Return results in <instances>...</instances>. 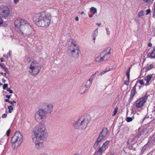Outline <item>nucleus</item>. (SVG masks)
<instances>
[{
	"mask_svg": "<svg viewBox=\"0 0 155 155\" xmlns=\"http://www.w3.org/2000/svg\"><path fill=\"white\" fill-rule=\"evenodd\" d=\"M51 14L46 12L36 13L32 16V18L39 27L48 28L51 22Z\"/></svg>",
	"mask_w": 155,
	"mask_h": 155,
	"instance_id": "1",
	"label": "nucleus"
},
{
	"mask_svg": "<svg viewBox=\"0 0 155 155\" xmlns=\"http://www.w3.org/2000/svg\"><path fill=\"white\" fill-rule=\"evenodd\" d=\"M14 24L15 26L18 28L19 33L22 36L25 37L31 34L32 28L26 20L18 18L15 21Z\"/></svg>",
	"mask_w": 155,
	"mask_h": 155,
	"instance_id": "2",
	"label": "nucleus"
},
{
	"mask_svg": "<svg viewBox=\"0 0 155 155\" xmlns=\"http://www.w3.org/2000/svg\"><path fill=\"white\" fill-rule=\"evenodd\" d=\"M45 130V126L42 124L35 127L33 130V141L36 142L37 140H43L46 134Z\"/></svg>",
	"mask_w": 155,
	"mask_h": 155,
	"instance_id": "3",
	"label": "nucleus"
},
{
	"mask_svg": "<svg viewBox=\"0 0 155 155\" xmlns=\"http://www.w3.org/2000/svg\"><path fill=\"white\" fill-rule=\"evenodd\" d=\"M41 68V66L38 63L33 61L29 67L28 71L31 75L35 76L39 72Z\"/></svg>",
	"mask_w": 155,
	"mask_h": 155,
	"instance_id": "4",
	"label": "nucleus"
},
{
	"mask_svg": "<svg viewBox=\"0 0 155 155\" xmlns=\"http://www.w3.org/2000/svg\"><path fill=\"white\" fill-rule=\"evenodd\" d=\"M89 121L90 119L87 116H81L76 123L75 126L76 127H77L78 126L79 128L80 129L85 128Z\"/></svg>",
	"mask_w": 155,
	"mask_h": 155,
	"instance_id": "5",
	"label": "nucleus"
},
{
	"mask_svg": "<svg viewBox=\"0 0 155 155\" xmlns=\"http://www.w3.org/2000/svg\"><path fill=\"white\" fill-rule=\"evenodd\" d=\"M46 114L43 109H40L35 113V120L39 122H42L43 119L46 118Z\"/></svg>",
	"mask_w": 155,
	"mask_h": 155,
	"instance_id": "6",
	"label": "nucleus"
},
{
	"mask_svg": "<svg viewBox=\"0 0 155 155\" xmlns=\"http://www.w3.org/2000/svg\"><path fill=\"white\" fill-rule=\"evenodd\" d=\"M23 137L20 132H16L12 137L11 141L12 143H15L18 142V144H20L22 141Z\"/></svg>",
	"mask_w": 155,
	"mask_h": 155,
	"instance_id": "7",
	"label": "nucleus"
},
{
	"mask_svg": "<svg viewBox=\"0 0 155 155\" xmlns=\"http://www.w3.org/2000/svg\"><path fill=\"white\" fill-rule=\"evenodd\" d=\"M42 109L47 114H50L53 111V106L51 103H45L41 105Z\"/></svg>",
	"mask_w": 155,
	"mask_h": 155,
	"instance_id": "8",
	"label": "nucleus"
},
{
	"mask_svg": "<svg viewBox=\"0 0 155 155\" xmlns=\"http://www.w3.org/2000/svg\"><path fill=\"white\" fill-rule=\"evenodd\" d=\"M110 49H105L101 53L103 60L107 61L110 58L109 54L110 53Z\"/></svg>",
	"mask_w": 155,
	"mask_h": 155,
	"instance_id": "9",
	"label": "nucleus"
},
{
	"mask_svg": "<svg viewBox=\"0 0 155 155\" xmlns=\"http://www.w3.org/2000/svg\"><path fill=\"white\" fill-rule=\"evenodd\" d=\"M145 102V96H144L136 101L135 104L136 107L137 109L142 107Z\"/></svg>",
	"mask_w": 155,
	"mask_h": 155,
	"instance_id": "10",
	"label": "nucleus"
},
{
	"mask_svg": "<svg viewBox=\"0 0 155 155\" xmlns=\"http://www.w3.org/2000/svg\"><path fill=\"white\" fill-rule=\"evenodd\" d=\"M10 13L9 8L6 7H0V15L3 17L8 16Z\"/></svg>",
	"mask_w": 155,
	"mask_h": 155,
	"instance_id": "11",
	"label": "nucleus"
},
{
	"mask_svg": "<svg viewBox=\"0 0 155 155\" xmlns=\"http://www.w3.org/2000/svg\"><path fill=\"white\" fill-rule=\"evenodd\" d=\"M108 133V130L107 128H104L100 134L99 137L103 140L107 136Z\"/></svg>",
	"mask_w": 155,
	"mask_h": 155,
	"instance_id": "12",
	"label": "nucleus"
},
{
	"mask_svg": "<svg viewBox=\"0 0 155 155\" xmlns=\"http://www.w3.org/2000/svg\"><path fill=\"white\" fill-rule=\"evenodd\" d=\"M42 140H37L36 142L33 141L35 144V147L37 149H41L43 147L44 145Z\"/></svg>",
	"mask_w": 155,
	"mask_h": 155,
	"instance_id": "13",
	"label": "nucleus"
},
{
	"mask_svg": "<svg viewBox=\"0 0 155 155\" xmlns=\"http://www.w3.org/2000/svg\"><path fill=\"white\" fill-rule=\"evenodd\" d=\"M137 86V83H136L135 85L134 86L133 88L131 90V93L130 94V99L132 100L133 99L134 96L135 95L136 93V87Z\"/></svg>",
	"mask_w": 155,
	"mask_h": 155,
	"instance_id": "14",
	"label": "nucleus"
},
{
	"mask_svg": "<svg viewBox=\"0 0 155 155\" xmlns=\"http://www.w3.org/2000/svg\"><path fill=\"white\" fill-rule=\"evenodd\" d=\"M80 51L79 49H73L72 51H71V53L74 57H78Z\"/></svg>",
	"mask_w": 155,
	"mask_h": 155,
	"instance_id": "15",
	"label": "nucleus"
},
{
	"mask_svg": "<svg viewBox=\"0 0 155 155\" xmlns=\"http://www.w3.org/2000/svg\"><path fill=\"white\" fill-rule=\"evenodd\" d=\"M88 81H89V83L88 84H83V86H82V88H83V87H84L85 89L83 91V93H84L86 90V89L88 87H89L91 85L92 82V80L91 79V78H90L88 80Z\"/></svg>",
	"mask_w": 155,
	"mask_h": 155,
	"instance_id": "16",
	"label": "nucleus"
},
{
	"mask_svg": "<svg viewBox=\"0 0 155 155\" xmlns=\"http://www.w3.org/2000/svg\"><path fill=\"white\" fill-rule=\"evenodd\" d=\"M110 141L107 140L104 143L102 146L100 147L102 149V151H105L107 148V145L109 144Z\"/></svg>",
	"mask_w": 155,
	"mask_h": 155,
	"instance_id": "17",
	"label": "nucleus"
},
{
	"mask_svg": "<svg viewBox=\"0 0 155 155\" xmlns=\"http://www.w3.org/2000/svg\"><path fill=\"white\" fill-rule=\"evenodd\" d=\"M102 140V139H101L99 137H98L97 140L96 141V142H95L94 144V147L95 149L97 148V146L99 144V143Z\"/></svg>",
	"mask_w": 155,
	"mask_h": 155,
	"instance_id": "18",
	"label": "nucleus"
},
{
	"mask_svg": "<svg viewBox=\"0 0 155 155\" xmlns=\"http://www.w3.org/2000/svg\"><path fill=\"white\" fill-rule=\"evenodd\" d=\"M104 151H102V149L100 147L97 151L95 152L94 155H101L103 153Z\"/></svg>",
	"mask_w": 155,
	"mask_h": 155,
	"instance_id": "19",
	"label": "nucleus"
},
{
	"mask_svg": "<svg viewBox=\"0 0 155 155\" xmlns=\"http://www.w3.org/2000/svg\"><path fill=\"white\" fill-rule=\"evenodd\" d=\"M147 78L146 79V85H148L149 84V82L150 80L152 78V74H148L147 76Z\"/></svg>",
	"mask_w": 155,
	"mask_h": 155,
	"instance_id": "20",
	"label": "nucleus"
},
{
	"mask_svg": "<svg viewBox=\"0 0 155 155\" xmlns=\"http://www.w3.org/2000/svg\"><path fill=\"white\" fill-rule=\"evenodd\" d=\"M95 61L96 62H102L103 61L102 57L101 56V54L100 56L95 58Z\"/></svg>",
	"mask_w": 155,
	"mask_h": 155,
	"instance_id": "21",
	"label": "nucleus"
},
{
	"mask_svg": "<svg viewBox=\"0 0 155 155\" xmlns=\"http://www.w3.org/2000/svg\"><path fill=\"white\" fill-rule=\"evenodd\" d=\"M155 68V65L153 64H150V65L147 64V68H146V69L147 70H149L151 69Z\"/></svg>",
	"mask_w": 155,
	"mask_h": 155,
	"instance_id": "22",
	"label": "nucleus"
},
{
	"mask_svg": "<svg viewBox=\"0 0 155 155\" xmlns=\"http://www.w3.org/2000/svg\"><path fill=\"white\" fill-rule=\"evenodd\" d=\"M90 12L92 13V14L94 15L97 12V10L96 8L94 7H92L90 9Z\"/></svg>",
	"mask_w": 155,
	"mask_h": 155,
	"instance_id": "23",
	"label": "nucleus"
},
{
	"mask_svg": "<svg viewBox=\"0 0 155 155\" xmlns=\"http://www.w3.org/2000/svg\"><path fill=\"white\" fill-rule=\"evenodd\" d=\"M0 66L2 68H3L4 70L6 72H8V69L7 68L5 67V65L4 64V63H0Z\"/></svg>",
	"mask_w": 155,
	"mask_h": 155,
	"instance_id": "24",
	"label": "nucleus"
},
{
	"mask_svg": "<svg viewBox=\"0 0 155 155\" xmlns=\"http://www.w3.org/2000/svg\"><path fill=\"white\" fill-rule=\"evenodd\" d=\"M130 68H129L126 72V76L127 77V79H130Z\"/></svg>",
	"mask_w": 155,
	"mask_h": 155,
	"instance_id": "25",
	"label": "nucleus"
},
{
	"mask_svg": "<svg viewBox=\"0 0 155 155\" xmlns=\"http://www.w3.org/2000/svg\"><path fill=\"white\" fill-rule=\"evenodd\" d=\"M71 45H73L74 48H78L79 46L77 45V44L75 43V42L74 41V40H72V41L71 42Z\"/></svg>",
	"mask_w": 155,
	"mask_h": 155,
	"instance_id": "26",
	"label": "nucleus"
},
{
	"mask_svg": "<svg viewBox=\"0 0 155 155\" xmlns=\"http://www.w3.org/2000/svg\"><path fill=\"white\" fill-rule=\"evenodd\" d=\"M97 31H95L92 35V37L93 38V40L94 41L95 40V38L97 37Z\"/></svg>",
	"mask_w": 155,
	"mask_h": 155,
	"instance_id": "27",
	"label": "nucleus"
},
{
	"mask_svg": "<svg viewBox=\"0 0 155 155\" xmlns=\"http://www.w3.org/2000/svg\"><path fill=\"white\" fill-rule=\"evenodd\" d=\"M139 131L140 132V133L139 135L140 136L142 135H143L144 133V131L143 129H142V127H141L139 129Z\"/></svg>",
	"mask_w": 155,
	"mask_h": 155,
	"instance_id": "28",
	"label": "nucleus"
},
{
	"mask_svg": "<svg viewBox=\"0 0 155 155\" xmlns=\"http://www.w3.org/2000/svg\"><path fill=\"white\" fill-rule=\"evenodd\" d=\"M153 50L152 51L150 54V57L151 58H155V49H153Z\"/></svg>",
	"mask_w": 155,
	"mask_h": 155,
	"instance_id": "29",
	"label": "nucleus"
},
{
	"mask_svg": "<svg viewBox=\"0 0 155 155\" xmlns=\"http://www.w3.org/2000/svg\"><path fill=\"white\" fill-rule=\"evenodd\" d=\"M8 112L9 113H11L13 110V107L12 105L8 106Z\"/></svg>",
	"mask_w": 155,
	"mask_h": 155,
	"instance_id": "30",
	"label": "nucleus"
},
{
	"mask_svg": "<svg viewBox=\"0 0 155 155\" xmlns=\"http://www.w3.org/2000/svg\"><path fill=\"white\" fill-rule=\"evenodd\" d=\"M118 107H116L114 111L113 114H112L113 116H115L117 113L118 110Z\"/></svg>",
	"mask_w": 155,
	"mask_h": 155,
	"instance_id": "31",
	"label": "nucleus"
},
{
	"mask_svg": "<svg viewBox=\"0 0 155 155\" xmlns=\"http://www.w3.org/2000/svg\"><path fill=\"white\" fill-rule=\"evenodd\" d=\"M144 15V12L143 10L141 11L140 12L138 13V16L139 17H140L141 16H143Z\"/></svg>",
	"mask_w": 155,
	"mask_h": 155,
	"instance_id": "32",
	"label": "nucleus"
},
{
	"mask_svg": "<svg viewBox=\"0 0 155 155\" xmlns=\"http://www.w3.org/2000/svg\"><path fill=\"white\" fill-rule=\"evenodd\" d=\"M138 83H140L141 85H144V81L143 80H140L139 81H137L136 83L137 84Z\"/></svg>",
	"mask_w": 155,
	"mask_h": 155,
	"instance_id": "33",
	"label": "nucleus"
},
{
	"mask_svg": "<svg viewBox=\"0 0 155 155\" xmlns=\"http://www.w3.org/2000/svg\"><path fill=\"white\" fill-rule=\"evenodd\" d=\"M133 118L131 117H127V121L129 122L132 121Z\"/></svg>",
	"mask_w": 155,
	"mask_h": 155,
	"instance_id": "34",
	"label": "nucleus"
},
{
	"mask_svg": "<svg viewBox=\"0 0 155 155\" xmlns=\"http://www.w3.org/2000/svg\"><path fill=\"white\" fill-rule=\"evenodd\" d=\"M32 60V59L31 58H30L29 57H28L27 58L26 61H27L29 63Z\"/></svg>",
	"mask_w": 155,
	"mask_h": 155,
	"instance_id": "35",
	"label": "nucleus"
},
{
	"mask_svg": "<svg viewBox=\"0 0 155 155\" xmlns=\"http://www.w3.org/2000/svg\"><path fill=\"white\" fill-rule=\"evenodd\" d=\"M7 91H8L10 93H13V91L11 90L9 88H7L6 89Z\"/></svg>",
	"mask_w": 155,
	"mask_h": 155,
	"instance_id": "36",
	"label": "nucleus"
},
{
	"mask_svg": "<svg viewBox=\"0 0 155 155\" xmlns=\"http://www.w3.org/2000/svg\"><path fill=\"white\" fill-rule=\"evenodd\" d=\"M129 80H130L129 79H127V81H125L124 83V84H125V85H128L129 84Z\"/></svg>",
	"mask_w": 155,
	"mask_h": 155,
	"instance_id": "37",
	"label": "nucleus"
},
{
	"mask_svg": "<svg viewBox=\"0 0 155 155\" xmlns=\"http://www.w3.org/2000/svg\"><path fill=\"white\" fill-rule=\"evenodd\" d=\"M8 84H5L3 87V89H5L6 88H8Z\"/></svg>",
	"mask_w": 155,
	"mask_h": 155,
	"instance_id": "38",
	"label": "nucleus"
},
{
	"mask_svg": "<svg viewBox=\"0 0 155 155\" xmlns=\"http://www.w3.org/2000/svg\"><path fill=\"white\" fill-rule=\"evenodd\" d=\"M106 30L107 31V34L108 35H110V31H109L108 28H106Z\"/></svg>",
	"mask_w": 155,
	"mask_h": 155,
	"instance_id": "39",
	"label": "nucleus"
},
{
	"mask_svg": "<svg viewBox=\"0 0 155 155\" xmlns=\"http://www.w3.org/2000/svg\"><path fill=\"white\" fill-rule=\"evenodd\" d=\"M10 129H8L7 131L6 132V135L7 136H9L10 135Z\"/></svg>",
	"mask_w": 155,
	"mask_h": 155,
	"instance_id": "40",
	"label": "nucleus"
},
{
	"mask_svg": "<svg viewBox=\"0 0 155 155\" xmlns=\"http://www.w3.org/2000/svg\"><path fill=\"white\" fill-rule=\"evenodd\" d=\"M9 103L12 105V106H14V103L16 104V102L15 101H10V102H9Z\"/></svg>",
	"mask_w": 155,
	"mask_h": 155,
	"instance_id": "41",
	"label": "nucleus"
},
{
	"mask_svg": "<svg viewBox=\"0 0 155 155\" xmlns=\"http://www.w3.org/2000/svg\"><path fill=\"white\" fill-rule=\"evenodd\" d=\"M146 15H148L149 13H150L151 12V10L150 9H148L146 11Z\"/></svg>",
	"mask_w": 155,
	"mask_h": 155,
	"instance_id": "42",
	"label": "nucleus"
},
{
	"mask_svg": "<svg viewBox=\"0 0 155 155\" xmlns=\"http://www.w3.org/2000/svg\"><path fill=\"white\" fill-rule=\"evenodd\" d=\"M7 116V114H3L2 116V118H6Z\"/></svg>",
	"mask_w": 155,
	"mask_h": 155,
	"instance_id": "43",
	"label": "nucleus"
},
{
	"mask_svg": "<svg viewBox=\"0 0 155 155\" xmlns=\"http://www.w3.org/2000/svg\"><path fill=\"white\" fill-rule=\"evenodd\" d=\"M96 74V73H94V74H93V75H92L91 77V78L92 79V80H93V79H94V78L95 77V74Z\"/></svg>",
	"mask_w": 155,
	"mask_h": 155,
	"instance_id": "44",
	"label": "nucleus"
},
{
	"mask_svg": "<svg viewBox=\"0 0 155 155\" xmlns=\"http://www.w3.org/2000/svg\"><path fill=\"white\" fill-rule=\"evenodd\" d=\"M11 95H8V94L6 95V97L7 98H8V99H10V98L11 97Z\"/></svg>",
	"mask_w": 155,
	"mask_h": 155,
	"instance_id": "45",
	"label": "nucleus"
},
{
	"mask_svg": "<svg viewBox=\"0 0 155 155\" xmlns=\"http://www.w3.org/2000/svg\"><path fill=\"white\" fill-rule=\"evenodd\" d=\"M104 73H105V72L104 71H102L100 72V75H102L104 74Z\"/></svg>",
	"mask_w": 155,
	"mask_h": 155,
	"instance_id": "46",
	"label": "nucleus"
},
{
	"mask_svg": "<svg viewBox=\"0 0 155 155\" xmlns=\"http://www.w3.org/2000/svg\"><path fill=\"white\" fill-rule=\"evenodd\" d=\"M11 51H9L7 54L8 56H10Z\"/></svg>",
	"mask_w": 155,
	"mask_h": 155,
	"instance_id": "47",
	"label": "nucleus"
},
{
	"mask_svg": "<svg viewBox=\"0 0 155 155\" xmlns=\"http://www.w3.org/2000/svg\"><path fill=\"white\" fill-rule=\"evenodd\" d=\"M9 99H6L5 100V102H8L9 103V102H10V101H9Z\"/></svg>",
	"mask_w": 155,
	"mask_h": 155,
	"instance_id": "48",
	"label": "nucleus"
},
{
	"mask_svg": "<svg viewBox=\"0 0 155 155\" xmlns=\"http://www.w3.org/2000/svg\"><path fill=\"white\" fill-rule=\"evenodd\" d=\"M110 70V69H105L104 71L105 72V73L106 72H107L109 71Z\"/></svg>",
	"mask_w": 155,
	"mask_h": 155,
	"instance_id": "49",
	"label": "nucleus"
},
{
	"mask_svg": "<svg viewBox=\"0 0 155 155\" xmlns=\"http://www.w3.org/2000/svg\"><path fill=\"white\" fill-rule=\"evenodd\" d=\"M2 23V20L1 18H0V25Z\"/></svg>",
	"mask_w": 155,
	"mask_h": 155,
	"instance_id": "50",
	"label": "nucleus"
},
{
	"mask_svg": "<svg viewBox=\"0 0 155 155\" xmlns=\"http://www.w3.org/2000/svg\"><path fill=\"white\" fill-rule=\"evenodd\" d=\"M5 81H6L4 79L2 78V81L3 83H5Z\"/></svg>",
	"mask_w": 155,
	"mask_h": 155,
	"instance_id": "51",
	"label": "nucleus"
},
{
	"mask_svg": "<svg viewBox=\"0 0 155 155\" xmlns=\"http://www.w3.org/2000/svg\"><path fill=\"white\" fill-rule=\"evenodd\" d=\"M19 0H14V2L15 3H17L18 2Z\"/></svg>",
	"mask_w": 155,
	"mask_h": 155,
	"instance_id": "52",
	"label": "nucleus"
},
{
	"mask_svg": "<svg viewBox=\"0 0 155 155\" xmlns=\"http://www.w3.org/2000/svg\"><path fill=\"white\" fill-rule=\"evenodd\" d=\"M75 20L77 21H78L79 20V18H78V16H77L75 18Z\"/></svg>",
	"mask_w": 155,
	"mask_h": 155,
	"instance_id": "53",
	"label": "nucleus"
},
{
	"mask_svg": "<svg viewBox=\"0 0 155 155\" xmlns=\"http://www.w3.org/2000/svg\"><path fill=\"white\" fill-rule=\"evenodd\" d=\"M0 61L1 62H3L4 61V59L3 58H0Z\"/></svg>",
	"mask_w": 155,
	"mask_h": 155,
	"instance_id": "54",
	"label": "nucleus"
},
{
	"mask_svg": "<svg viewBox=\"0 0 155 155\" xmlns=\"http://www.w3.org/2000/svg\"><path fill=\"white\" fill-rule=\"evenodd\" d=\"M152 45L151 43H149L148 44V45L149 47H150Z\"/></svg>",
	"mask_w": 155,
	"mask_h": 155,
	"instance_id": "55",
	"label": "nucleus"
},
{
	"mask_svg": "<svg viewBox=\"0 0 155 155\" xmlns=\"http://www.w3.org/2000/svg\"><path fill=\"white\" fill-rule=\"evenodd\" d=\"M96 25L98 26H100L101 25V23H97Z\"/></svg>",
	"mask_w": 155,
	"mask_h": 155,
	"instance_id": "56",
	"label": "nucleus"
},
{
	"mask_svg": "<svg viewBox=\"0 0 155 155\" xmlns=\"http://www.w3.org/2000/svg\"><path fill=\"white\" fill-rule=\"evenodd\" d=\"M93 14H90L89 15V16L90 18H91L93 17Z\"/></svg>",
	"mask_w": 155,
	"mask_h": 155,
	"instance_id": "57",
	"label": "nucleus"
},
{
	"mask_svg": "<svg viewBox=\"0 0 155 155\" xmlns=\"http://www.w3.org/2000/svg\"><path fill=\"white\" fill-rule=\"evenodd\" d=\"M40 155H47V154L44 153H42L40 154Z\"/></svg>",
	"mask_w": 155,
	"mask_h": 155,
	"instance_id": "58",
	"label": "nucleus"
},
{
	"mask_svg": "<svg viewBox=\"0 0 155 155\" xmlns=\"http://www.w3.org/2000/svg\"><path fill=\"white\" fill-rule=\"evenodd\" d=\"M74 155H79V154L78 153H77L74 154Z\"/></svg>",
	"mask_w": 155,
	"mask_h": 155,
	"instance_id": "59",
	"label": "nucleus"
},
{
	"mask_svg": "<svg viewBox=\"0 0 155 155\" xmlns=\"http://www.w3.org/2000/svg\"><path fill=\"white\" fill-rule=\"evenodd\" d=\"M84 12H81V14H84Z\"/></svg>",
	"mask_w": 155,
	"mask_h": 155,
	"instance_id": "60",
	"label": "nucleus"
},
{
	"mask_svg": "<svg viewBox=\"0 0 155 155\" xmlns=\"http://www.w3.org/2000/svg\"><path fill=\"white\" fill-rule=\"evenodd\" d=\"M1 74L2 75H3V72H1Z\"/></svg>",
	"mask_w": 155,
	"mask_h": 155,
	"instance_id": "61",
	"label": "nucleus"
},
{
	"mask_svg": "<svg viewBox=\"0 0 155 155\" xmlns=\"http://www.w3.org/2000/svg\"><path fill=\"white\" fill-rule=\"evenodd\" d=\"M3 75L4 76H5L6 75V73H4V74L3 73Z\"/></svg>",
	"mask_w": 155,
	"mask_h": 155,
	"instance_id": "62",
	"label": "nucleus"
},
{
	"mask_svg": "<svg viewBox=\"0 0 155 155\" xmlns=\"http://www.w3.org/2000/svg\"><path fill=\"white\" fill-rule=\"evenodd\" d=\"M2 85H3V84L2 83H0V86H2Z\"/></svg>",
	"mask_w": 155,
	"mask_h": 155,
	"instance_id": "63",
	"label": "nucleus"
},
{
	"mask_svg": "<svg viewBox=\"0 0 155 155\" xmlns=\"http://www.w3.org/2000/svg\"><path fill=\"white\" fill-rule=\"evenodd\" d=\"M145 118V117L143 118V120H144V119Z\"/></svg>",
	"mask_w": 155,
	"mask_h": 155,
	"instance_id": "64",
	"label": "nucleus"
}]
</instances>
